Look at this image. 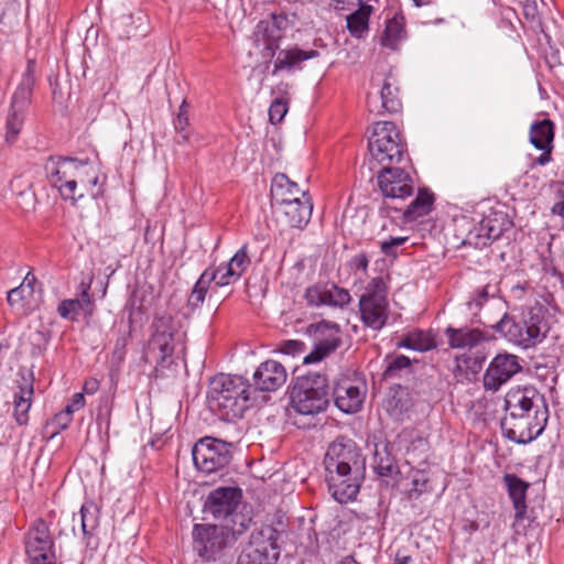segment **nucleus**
Masks as SVG:
<instances>
[{
  "label": "nucleus",
  "mask_w": 564,
  "mask_h": 564,
  "mask_svg": "<svg viewBox=\"0 0 564 564\" xmlns=\"http://www.w3.org/2000/svg\"><path fill=\"white\" fill-rule=\"evenodd\" d=\"M328 489L336 501L356 498L366 470V459L356 442L338 437L328 445L324 457Z\"/></svg>",
  "instance_id": "1"
},
{
  "label": "nucleus",
  "mask_w": 564,
  "mask_h": 564,
  "mask_svg": "<svg viewBox=\"0 0 564 564\" xmlns=\"http://www.w3.org/2000/svg\"><path fill=\"white\" fill-rule=\"evenodd\" d=\"M245 530L243 522H240L239 528L196 523L192 531L193 550L204 562L232 563L237 552V539Z\"/></svg>",
  "instance_id": "2"
},
{
  "label": "nucleus",
  "mask_w": 564,
  "mask_h": 564,
  "mask_svg": "<svg viewBox=\"0 0 564 564\" xmlns=\"http://www.w3.org/2000/svg\"><path fill=\"white\" fill-rule=\"evenodd\" d=\"M547 311L536 303L523 310L519 318L505 313L491 327L509 341L522 348H532L542 343L549 332Z\"/></svg>",
  "instance_id": "3"
},
{
  "label": "nucleus",
  "mask_w": 564,
  "mask_h": 564,
  "mask_svg": "<svg viewBox=\"0 0 564 564\" xmlns=\"http://www.w3.org/2000/svg\"><path fill=\"white\" fill-rule=\"evenodd\" d=\"M249 384L239 376L220 373L209 383L207 399L212 410L223 415L238 416L247 408Z\"/></svg>",
  "instance_id": "4"
},
{
  "label": "nucleus",
  "mask_w": 564,
  "mask_h": 564,
  "mask_svg": "<svg viewBox=\"0 0 564 564\" xmlns=\"http://www.w3.org/2000/svg\"><path fill=\"white\" fill-rule=\"evenodd\" d=\"M292 408L302 415H316L329 404L328 378L319 372H310L292 390Z\"/></svg>",
  "instance_id": "5"
},
{
  "label": "nucleus",
  "mask_w": 564,
  "mask_h": 564,
  "mask_svg": "<svg viewBox=\"0 0 564 564\" xmlns=\"http://www.w3.org/2000/svg\"><path fill=\"white\" fill-rule=\"evenodd\" d=\"M44 170L51 184L58 188L64 199L76 202L78 184H85V164L73 158L51 156Z\"/></svg>",
  "instance_id": "6"
},
{
  "label": "nucleus",
  "mask_w": 564,
  "mask_h": 564,
  "mask_svg": "<svg viewBox=\"0 0 564 564\" xmlns=\"http://www.w3.org/2000/svg\"><path fill=\"white\" fill-rule=\"evenodd\" d=\"M368 147L372 158L382 166L400 163L405 153L400 132L391 121L375 123Z\"/></svg>",
  "instance_id": "7"
},
{
  "label": "nucleus",
  "mask_w": 564,
  "mask_h": 564,
  "mask_svg": "<svg viewBox=\"0 0 564 564\" xmlns=\"http://www.w3.org/2000/svg\"><path fill=\"white\" fill-rule=\"evenodd\" d=\"M152 335L149 340L151 351L158 352L156 364L166 368L172 364L176 344L182 340L183 334L178 330L172 315L167 313L156 314L151 324Z\"/></svg>",
  "instance_id": "8"
},
{
  "label": "nucleus",
  "mask_w": 564,
  "mask_h": 564,
  "mask_svg": "<svg viewBox=\"0 0 564 564\" xmlns=\"http://www.w3.org/2000/svg\"><path fill=\"white\" fill-rule=\"evenodd\" d=\"M388 290L382 278H373L359 300L364 324L375 330L381 329L388 319Z\"/></svg>",
  "instance_id": "9"
},
{
  "label": "nucleus",
  "mask_w": 564,
  "mask_h": 564,
  "mask_svg": "<svg viewBox=\"0 0 564 564\" xmlns=\"http://www.w3.org/2000/svg\"><path fill=\"white\" fill-rule=\"evenodd\" d=\"M24 551L29 564H57L55 541L43 519L30 524L24 534Z\"/></svg>",
  "instance_id": "10"
},
{
  "label": "nucleus",
  "mask_w": 564,
  "mask_h": 564,
  "mask_svg": "<svg viewBox=\"0 0 564 564\" xmlns=\"http://www.w3.org/2000/svg\"><path fill=\"white\" fill-rule=\"evenodd\" d=\"M549 411L532 414H507L501 420L503 435L518 444H528L538 438L546 427Z\"/></svg>",
  "instance_id": "11"
},
{
  "label": "nucleus",
  "mask_w": 564,
  "mask_h": 564,
  "mask_svg": "<svg viewBox=\"0 0 564 564\" xmlns=\"http://www.w3.org/2000/svg\"><path fill=\"white\" fill-rule=\"evenodd\" d=\"M195 467L205 474L224 469L231 460V444L214 437H203L195 443L193 449Z\"/></svg>",
  "instance_id": "12"
},
{
  "label": "nucleus",
  "mask_w": 564,
  "mask_h": 564,
  "mask_svg": "<svg viewBox=\"0 0 564 564\" xmlns=\"http://www.w3.org/2000/svg\"><path fill=\"white\" fill-rule=\"evenodd\" d=\"M241 498L242 490L238 487H218L208 494L204 510L217 520L230 518L234 525L243 522L247 528L250 519L237 513Z\"/></svg>",
  "instance_id": "13"
},
{
  "label": "nucleus",
  "mask_w": 564,
  "mask_h": 564,
  "mask_svg": "<svg viewBox=\"0 0 564 564\" xmlns=\"http://www.w3.org/2000/svg\"><path fill=\"white\" fill-rule=\"evenodd\" d=\"M307 333L314 339L313 350L304 357L305 364L318 362L332 352H334L341 344L340 328L336 323L322 321L311 324Z\"/></svg>",
  "instance_id": "14"
},
{
  "label": "nucleus",
  "mask_w": 564,
  "mask_h": 564,
  "mask_svg": "<svg viewBox=\"0 0 564 564\" xmlns=\"http://www.w3.org/2000/svg\"><path fill=\"white\" fill-rule=\"evenodd\" d=\"M378 185L386 198L398 202H403L414 192L411 175L403 167L392 165L382 166L378 174Z\"/></svg>",
  "instance_id": "15"
},
{
  "label": "nucleus",
  "mask_w": 564,
  "mask_h": 564,
  "mask_svg": "<svg viewBox=\"0 0 564 564\" xmlns=\"http://www.w3.org/2000/svg\"><path fill=\"white\" fill-rule=\"evenodd\" d=\"M522 371L520 358L517 355L501 352L490 361L482 377L487 391L496 392L513 376Z\"/></svg>",
  "instance_id": "16"
},
{
  "label": "nucleus",
  "mask_w": 564,
  "mask_h": 564,
  "mask_svg": "<svg viewBox=\"0 0 564 564\" xmlns=\"http://www.w3.org/2000/svg\"><path fill=\"white\" fill-rule=\"evenodd\" d=\"M507 414H532L549 411L544 394L533 386L509 390L505 399Z\"/></svg>",
  "instance_id": "17"
},
{
  "label": "nucleus",
  "mask_w": 564,
  "mask_h": 564,
  "mask_svg": "<svg viewBox=\"0 0 564 564\" xmlns=\"http://www.w3.org/2000/svg\"><path fill=\"white\" fill-rule=\"evenodd\" d=\"M555 138V124L551 119L534 120L529 129V141L541 154L531 160V170L538 166H545L553 161V149Z\"/></svg>",
  "instance_id": "18"
},
{
  "label": "nucleus",
  "mask_w": 564,
  "mask_h": 564,
  "mask_svg": "<svg viewBox=\"0 0 564 564\" xmlns=\"http://www.w3.org/2000/svg\"><path fill=\"white\" fill-rule=\"evenodd\" d=\"M367 393L366 382L360 379L343 377L334 382L333 399L335 405L344 413L358 412Z\"/></svg>",
  "instance_id": "19"
},
{
  "label": "nucleus",
  "mask_w": 564,
  "mask_h": 564,
  "mask_svg": "<svg viewBox=\"0 0 564 564\" xmlns=\"http://www.w3.org/2000/svg\"><path fill=\"white\" fill-rule=\"evenodd\" d=\"M506 218L501 215L487 216L469 230L463 243L475 248L487 247L502 236L506 230Z\"/></svg>",
  "instance_id": "20"
},
{
  "label": "nucleus",
  "mask_w": 564,
  "mask_h": 564,
  "mask_svg": "<svg viewBox=\"0 0 564 564\" xmlns=\"http://www.w3.org/2000/svg\"><path fill=\"white\" fill-rule=\"evenodd\" d=\"M280 556V549L271 531L267 540L252 542L238 556L237 564H274Z\"/></svg>",
  "instance_id": "21"
},
{
  "label": "nucleus",
  "mask_w": 564,
  "mask_h": 564,
  "mask_svg": "<svg viewBox=\"0 0 564 564\" xmlns=\"http://www.w3.org/2000/svg\"><path fill=\"white\" fill-rule=\"evenodd\" d=\"M288 378L284 366L276 360H265L253 373L254 386L260 391H275L282 387Z\"/></svg>",
  "instance_id": "22"
},
{
  "label": "nucleus",
  "mask_w": 564,
  "mask_h": 564,
  "mask_svg": "<svg viewBox=\"0 0 564 564\" xmlns=\"http://www.w3.org/2000/svg\"><path fill=\"white\" fill-rule=\"evenodd\" d=\"M112 31L120 40L142 39L148 33V17L141 11L123 13L113 20Z\"/></svg>",
  "instance_id": "23"
},
{
  "label": "nucleus",
  "mask_w": 564,
  "mask_h": 564,
  "mask_svg": "<svg viewBox=\"0 0 564 564\" xmlns=\"http://www.w3.org/2000/svg\"><path fill=\"white\" fill-rule=\"evenodd\" d=\"M318 54L316 50L304 51L296 46L283 50L279 47L273 56L268 52L270 57H274L273 75L281 70L292 72L293 69L301 68L302 62L314 58Z\"/></svg>",
  "instance_id": "24"
},
{
  "label": "nucleus",
  "mask_w": 564,
  "mask_h": 564,
  "mask_svg": "<svg viewBox=\"0 0 564 564\" xmlns=\"http://www.w3.org/2000/svg\"><path fill=\"white\" fill-rule=\"evenodd\" d=\"M313 203L307 193H302L300 199H293L282 206V213L286 224L292 228L303 229L311 220Z\"/></svg>",
  "instance_id": "25"
},
{
  "label": "nucleus",
  "mask_w": 564,
  "mask_h": 564,
  "mask_svg": "<svg viewBox=\"0 0 564 564\" xmlns=\"http://www.w3.org/2000/svg\"><path fill=\"white\" fill-rule=\"evenodd\" d=\"M35 67L36 63L34 59H28L26 67L22 74L20 84L18 85L11 100V109L18 111H25L31 105L33 89L35 86Z\"/></svg>",
  "instance_id": "26"
},
{
  "label": "nucleus",
  "mask_w": 564,
  "mask_h": 564,
  "mask_svg": "<svg viewBox=\"0 0 564 564\" xmlns=\"http://www.w3.org/2000/svg\"><path fill=\"white\" fill-rule=\"evenodd\" d=\"M502 480L516 511V521L522 520L527 514V492L530 488V482L521 479L516 474L509 473L503 475Z\"/></svg>",
  "instance_id": "27"
},
{
  "label": "nucleus",
  "mask_w": 564,
  "mask_h": 564,
  "mask_svg": "<svg viewBox=\"0 0 564 564\" xmlns=\"http://www.w3.org/2000/svg\"><path fill=\"white\" fill-rule=\"evenodd\" d=\"M371 467L380 477L394 478L400 474L390 443L380 442L375 444V451L371 457Z\"/></svg>",
  "instance_id": "28"
},
{
  "label": "nucleus",
  "mask_w": 564,
  "mask_h": 564,
  "mask_svg": "<svg viewBox=\"0 0 564 564\" xmlns=\"http://www.w3.org/2000/svg\"><path fill=\"white\" fill-rule=\"evenodd\" d=\"M18 389L14 394V419L19 425H26L34 394L33 378L21 376Z\"/></svg>",
  "instance_id": "29"
},
{
  "label": "nucleus",
  "mask_w": 564,
  "mask_h": 564,
  "mask_svg": "<svg viewBox=\"0 0 564 564\" xmlns=\"http://www.w3.org/2000/svg\"><path fill=\"white\" fill-rule=\"evenodd\" d=\"M445 336L453 349H471L487 339L484 332L469 327L455 328L448 326L445 329Z\"/></svg>",
  "instance_id": "30"
},
{
  "label": "nucleus",
  "mask_w": 564,
  "mask_h": 564,
  "mask_svg": "<svg viewBox=\"0 0 564 564\" xmlns=\"http://www.w3.org/2000/svg\"><path fill=\"white\" fill-rule=\"evenodd\" d=\"M302 193H307L299 187V185L291 181L286 174L279 173L271 183V196L275 204L283 206L293 199H300Z\"/></svg>",
  "instance_id": "31"
},
{
  "label": "nucleus",
  "mask_w": 564,
  "mask_h": 564,
  "mask_svg": "<svg viewBox=\"0 0 564 564\" xmlns=\"http://www.w3.org/2000/svg\"><path fill=\"white\" fill-rule=\"evenodd\" d=\"M433 203L434 195L424 188L419 191L416 197L409 205H393L389 207L397 212H402L403 218L406 221H414L419 217L427 215L432 210Z\"/></svg>",
  "instance_id": "32"
},
{
  "label": "nucleus",
  "mask_w": 564,
  "mask_h": 564,
  "mask_svg": "<svg viewBox=\"0 0 564 564\" xmlns=\"http://www.w3.org/2000/svg\"><path fill=\"white\" fill-rule=\"evenodd\" d=\"M380 99L382 112L397 113L402 109L400 88L392 74H388L381 84ZM378 113H381V110L378 109Z\"/></svg>",
  "instance_id": "33"
},
{
  "label": "nucleus",
  "mask_w": 564,
  "mask_h": 564,
  "mask_svg": "<svg viewBox=\"0 0 564 564\" xmlns=\"http://www.w3.org/2000/svg\"><path fill=\"white\" fill-rule=\"evenodd\" d=\"M80 523L87 547L96 549L95 530L99 525V509L95 502L88 501L80 508Z\"/></svg>",
  "instance_id": "34"
},
{
  "label": "nucleus",
  "mask_w": 564,
  "mask_h": 564,
  "mask_svg": "<svg viewBox=\"0 0 564 564\" xmlns=\"http://www.w3.org/2000/svg\"><path fill=\"white\" fill-rule=\"evenodd\" d=\"M82 288L80 299L63 300L58 304L57 313L61 317L76 321L79 312L84 308V305H89L91 303L89 295L90 286L82 284Z\"/></svg>",
  "instance_id": "35"
},
{
  "label": "nucleus",
  "mask_w": 564,
  "mask_h": 564,
  "mask_svg": "<svg viewBox=\"0 0 564 564\" xmlns=\"http://www.w3.org/2000/svg\"><path fill=\"white\" fill-rule=\"evenodd\" d=\"M288 15L283 12L273 13L271 22L265 28L267 44L265 51L273 56L279 48V40L282 37V30L288 25Z\"/></svg>",
  "instance_id": "36"
},
{
  "label": "nucleus",
  "mask_w": 564,
  "mask_h": 564,
  "mask_svg": "<svg viewBox=\"0 0 564 564\" xmlns=\"http://www.w3.org/2000/svg\"><path fill=\"white\" fill-rule=\"evenodd\" d=\"M216 278V272H213L210 268H207L200 274L187 300V306L191 307V310H196L204 303L208 288Z\"/></svg>",
  "instance_id": "37"
},
{
  "label": "nucleus",
  "mask_w": 564,
  "mask_h": 564,
  "mask_svg": "<svg viewBox=\"0 0 564 564\" xmlns=\"http://www.w3.org/2000/svg\"><path fill=\"white\" fill-rule=\"evenodd\" d=\"M373 11L370 4L360 2L359 8L347 17V28L354 36H361L369 29V19Z\"/></svg>",
  "instance_id": "38"
},
{
  "label": "nucleus",
  "mask_w": 564,
  "mask_h": 564,
  "mask_svg": "<svg viewBox=\"0 0 564 564\" xmlns=\"http://www.w3.org/2000/svg\"><path fill=\"white\" fill-rule=\"evenodd\" d=\"M398 347L427 351L435 347L434 337L421 329L409 332L399 343Z\"/></svg>",
  "instance_id": "39"
},
{
  "label": "nucleus",
  "mask_w": 564,
  "mask_h": 564,
  "mask_svg": "<svg viewBox=\"0 0 564 564\" xmlns=\"http://www.w3.org/2000/svg\"><path fill=\"white\" fill-rule=\"evenodd\" d=\"M404 21L403 17H393L388 20L383 35L381 37L382 45L395 48L398 42L404 37Z\"/></svg>",
  "instance_id": "40"
},
{
  "label": "nucleus",
  "mask_w": 564,
  "mask_h": 564,
  "mask_svg": "<svg viewBox=\"0 0 564 564\" xmlns=\"http://www.w3.org/2000/svg\"><path fill=\"white\" fill-rule=\"evenodd\" d=\"M84 164L86 169V174H84L85 184L80 185L91 198L97 199L105 193V180L100 181V177L93 165L87 163Z\"/></svg>",
  "instance_id": "41"
},
{
  "label": "nucleus",
  "mask_w": 564,
  "mask_h": 564,
  "mask_svg": "<svg viewBox=\"0 0 564 564\" xmlns=\"http://www.w3.org/2000/svg\"><path fill=\"white\" fill-rule=\"evenodd\" d=\"M384 362L387 364L383 371L386 379L400 377L403 371H408L411 368V360L404 355L387 356Z\"/></svg>",
  "instance_id": "42"
},
{
  "label": "nucleus",
  "mask_w": 564,
  "mask_h": 564,
  "mask_svg": "<svg viewBox=\"0 0 564 564\" xmlns=\"http://www.w3.org/2000/svg\"><path fill=\"white\" fill-rule=\"evenodd\" d=\"M25 111H18L15 109H11L9 111L8 118H7V132H6V140L7 142H14L18 134L20 133L23 120H24Z\"/></svg>",
  "instance_id": "43"
},
{
  "label": "nucleus",
  "mask_w": 564,
  "mask_h": 564,
  "mask_svg": "<svg viewBox=\"0 0 564 564\" xmlns=\"http://www.w3.org/2000/svg\"><path fill=\"white\" fill-rule=\"evenodd\" d=\"M174 128L181 138V140H177L178 143H181V141L182 142L188 141L191 130H189L187 104L185 100L180 106L177 116L174 120Z\"/></svg>",
  "instance_id": "44"
},
{
  "label": "nucleus",
  "mask_w": 564,
  "mask_h": 564,
  "mask_svg": "<svg viewBox=\"0 0 564 564\" xmlns=\"http://www.w3.org/2000/svg\"><path fill=\"white\" fill-rule=\"evenodd\" d=\"M327 293V305L344 307L351 301V296L348 290L339 288L336 284H332L329 288L326 286Z\"/></svg>",
  "instance_id": "45"
},
{
  "label": "nucleus",
  "mask_w": 564,
  "mask_h": 564,
  "mask_svg": "<svg viewBox=\"0 0 564 564\" xmlns=\"http://www.w3.org/2000/svg\"><path fill=\"white\" fill-rule=\"evenodd\" d=\"M289 110V102L284 98H275L269 108V120L271 123H280Z\"/></svg>",
  "instance_id": "46"
},
{
  "label": "nucleus",
  "mask_w": 564,
  "mask_h": 564,
  "mask_svg": "<svg viewBox=\"0 0 564 564\" xmlns=\"http://www.w3.org/2000/svg\"><path fill=\"white\" fill-rule=\"evenodd\" d=\"M249 264L250 259L247 253V246H242L228 262V267H230L239 278L246 271Z\"/></svg>",
  "instance_id": "47"
},
{
  "label": "nucleus",
  "mask_w": 564,
  "mask_h": 564,
  "mask_svg": "<svg viewBox=\"0 0 564 564\" xmlns=\"http://www.w3.org/2000/svg\"><path fill=\"white\" fill-rule=\"evenodd\" d=\"M210 269L213 272H216L217 274V278L213 281L216 283L217 286L229 285L239 279L237 273L234 270H231L230 267H228V263L219 265L217 268L210 267Z\"/></svg>",
  "instance_id": "48"
},
{
  "label": "nucleus",
  "mask_w": 564,
  "mask_h": 564,
  "mask_svg": "<svg viewBox=\"0 0 564 564\" xmlns=\"http://www.w3.org/2000/svg\"><path fill=\"white\" fill-rule=\"evenodd\" d=\"M33 296L32 293L25 291V286H17L8 292V304L12 307H23Z\"/></svg>",
  "instance_id": "49"
},
{
  "label": "nucleus",
  "mask_w": 564,
  "mask_h": 564,
  "mask_svg": "<svg viewBox=\"0 0 564 564\" xmlns=\"http://www.w3.org/2000/svg\"><path fill=\"white\" fill-rule=\"evenodd\" d=\"M455 369L453 370L454 375L457 376V372H462L465 368L471 369L476 372L481 367V360L478 357H473L467 354H462L455 357Z\"/></svg>",
  "instance_id": "50"
},
{
  "label": "nucleus",
  "mask_w": 564,
  "mask_h": 564,
  "mask_svg": "<svg viewBox=\"0 0 564 564\" xmlns=\"http://www.w3.org/2000/svg\"><path fill=\"white\" fill-rule=\"evenodd\" d=\"M326 286L313 285L306 289L305 299L310 305H327Z\"/></svg>",
  "instance_id": "51"
},
{
  "label": "nucleus",
  "mask_w": 564,
  "mask_h": 564,
  "mask_svg": "<svg viewBox=\"0 0 564 564\" xmlns=\"http://www.w3.org/2000/svg\"><path fill=\"white\" fill-rule=\"evenodd\" d=\"M408 239V237H390L389 239L381 241L380 250L387 257L397 258V249L405 243Z\"/></svg>",
  "instance_id": "52"
},
{
  "label": "nucleus",
  "mask_w": 564,
  "mask_h": 564,
  "mask_svg": "<svg viewBox=\"0 0 564 564\" xmlns=\"http://www.w3.org/2000/svg\"><path fill=\"white\" fill-rule=\"evenodd\" d=\"M305 349V344L300 340H286L281 346V352L285 355H297L303 352Z\"/></svg>",
  "instance_id": "53"
},
{
  "label": "nucleus",
  "mask_w": 564,
  "mask_h": 564,
  "mask_svg": "<svg viewBox=\"0 0 564 564\" xmlns=\"http://www.w3.org/2000/svg\"><path fill=\"white\" fill-rule=\"evenodd\" d=\"M368 264H369V259H368L367 254L364 252L356 254L349 261V268L351 270L361 271L364 273L367 272Z\"/></svg>",
  "instance_id": "54"
},
{
  "label": "nucleus",
  "mask_w": 564,
  "mask_h": 564,
  "mask_svg": "<svg viewBox=\"0 0 564 564\" xmlns=\"http://www.w3.org/2000/svg\"><path fill=\"white\" fill-rule=\"evenodd\" d=\"M522 13L528 21L534 22L539 18L538 4L533 0H527L522 4Z\"/></svg>",
  "instance_id": "55"
},
{
  "label": "nucleus",
  "mask_w": 564,
  "mask_h": 564,
  "mask_svg": "<svg viewBox=\"0 0 564 564\" xmlns=\"http://www.w3.org/2000/svg\"><path fill=\"white\" fill-rule=\"evenodd\" d=\"M84 405H85L84 394L78 392L72 397L69 403L66 405V409L68 410V412L74 413L75 411L80 410Z\"/></svg>",
  "instance_id": "56"
},
{
  "label": "nucleus",
  "mask_w": 564,
  "mask_h": 564,
  "mask_svg": "<svg viewBox=\"0 0 564 564\" xmlns=\"http://www.w3.org/2000/svg\"><path fill=\"white\" fill-rule=\"evenodd\" d=\"M127 337L122 336L117 339L113 348V357H116L119 361H121L124 358L126 355V346H127Z\"/></svg>",
  "instance_id": "57"
},
{
  "label": "nucleus",
  "mask_w": 564,
  "mask_h": 564,
  "mask_svg": "<svg viewBox=\"0 0 564 564\" xmlns=\"http://www.w3.org/2000/svg\"><path fill=\"white\" fill-rule=\"evenodd\" d=\"M488 285H485L476 291L475 297L469 302V305L481 307L482 303L488 299Z\"/></svg>",
  "instance_id": "58"
},
{
  "label": "nucleus",
  "mask_w": 564,
  "mask_h": 564,
  "mask_svg": "<svg viewBox=\"0 0 564 564\" xmlns=\"http://www.w3.org/2000/svg\"><path fill=\"white\" fill-rule=\"evenodd\" d=\"M72 412L65 408L64 411L55 415L54 422L61 427L66 429L72 421Z\"/></svg>",
  "instance_id": "59"
},
{
  "label": "nucleus",
  "mask_w": 564,
  "mask_h": 564,
  "mask_svg": "<svg viewBox=\"0 0 564 564\" xmlns=\"http://www.w3.org/2000/svg\"><path fill=\"white\" fill-rule=\"evenodd\" d=\"M84 392L94 394L99 389V381L95 378H89L84 382Z\"/></svg>",
  "instance_id": "60"
},
{
  "label": "nucleus",
  "mask_w": 564,
  "mask_h": 564,
  "mask_svg": "<svg viewBox=\"0 0 564 564\" xmlns=\"http://www.w3.org/2000/svg\"><path fill=\"white\" fill-rule=\"evenodd\" d=\"M529 286V283L527 281L522 283H517L511 286V293L516 299H521L523 294L525 293L527 288Z\"/></svg>",
  "instance_id": "61"
},
{
  "label": "nucleus",
  "mask_w": 564,
  "mask_h": 564,
  "mask_svg": "<svg viewBox=\"0 0 564 564\" xmlns=\"http://www.w3.org/2000/svg\"><path fill=\"white\" fill-rule=\"evenodd\" d=\"M34 283H35V276L29 272L20 285L25 286V291L28 293L33 294L34 293Z\"/></svg>",
  "instance_id": "62"
},
{
  "label": "nucleus",
  "mask_w": 564,
  "mask_h": 564,
  "mask_svg": "<svg viewBox=\"0 0 564 564\" xmlns=\"http://www.w3.org/2000/svg\"><path fill=\"white\" fill-rule=\"evenodd\" d=\"M395 564H410L412 558L410 555L405 554L403 551L399 550L395 553Z\"/></svg>",
  "instance_id": "63"
},
{
  "label": "nucleus",
  "mask_w": 564,
  "mask_h": 564,
  "mask_svg": "<svg viewBox=\"0 0 564 564\" xmlns=\"http://www.w3.org/2000/svg\"><path fill=\"white\" fill-rule=\"evenodd\" d=\"M553 215L560 216L562 220L564 219V200H560L555 203L551 209Z\"/></svg>",
  "instance_id": "64"
}]
</instances>
